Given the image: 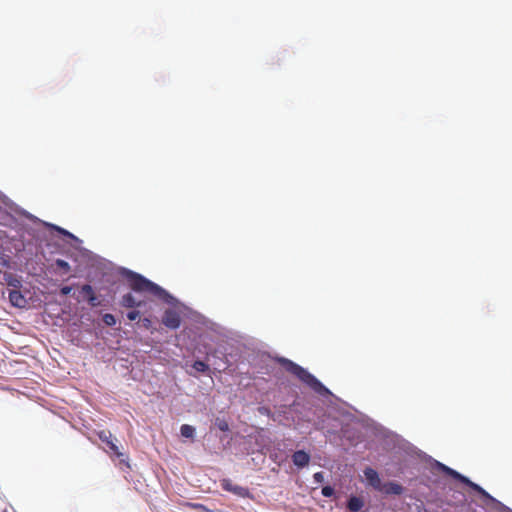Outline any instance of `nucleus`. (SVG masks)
<instances>
[{"label":"nucleus","instance_id":"obj_1","mask_svg":"<svg viewBox=\"0 0 512 512\" xmlns=\"http://www.w3.org/2000/svg\"><path fill=\"white\" fill-rule=\"evenodd\" d=\"M122 275L126 278L129 287L134 292L150 293L166 303H171L174 300L173 296H171L165 289L139 273L124 269Z\"/></svg>","mask_w":512,"mask_h":512},{"label":"nucleus","instance_id":"obj_2","mask_svg":"<svg viewBox=\"0 0 512 512\" xmlns=\"http://www.w3.org/2000/svg\"><path fill=\"white\" fill-rule=\"evenodd\" d=\"M281 366L292 375L296 376L302 383L307 385L319 395L329 394V390L310 372L287 358H279Z\"/></svg>","mask_w":512,"mask_h":512},{"label":"nucleus","instance_id":"obj_3","mask_svg":"<svg viewBox=\"0 0 512 512\" xmlns=\"http://www.w3.org/2000/svg\"><path fill=\"white\" fill-rule=\"evenodd\" d=\"M223 490L230 492L241 498H252L249 489L237 484H234L230 479H222L220 483Z\"/></svg>","mask_w":512,"mask_h":512},{"label":"nucleus","instance_id":"obj_4","mask_svg":"<svg viewBox=\"0 0 512 512\" xmlns=\"http://www.w3.org/2000/svg\"><path fill=\"white\" fill-rule=\"evenodd\" d=\"M162 323L167 328L176 330L181 325V316L174 309H166L162 316Z\"/></svg>","mask_w":512,"mask_h":512},{"label":"nucleus","instance_id":"obj_5","mask_svg":"<svg viewBox=\"0 0 512 512\" xmlns=\"http://www.w3.org/2000/svg\"><path fill=\"white\" fill-rule=\"evenodd\" d=\"M145 304L142 300H137L132 293H126L121 297L120 305L124 308H140Z\"/></svg>","mask_w":512,"mask_h":512},{"label":"nucleus","instance_id":"obj_6","mask_svg":"<svg viewBox=\"0 0 512 512\" xmlns=\"http://www.w3.org/2000/svg\"><path fill=\"white\" fill-rule=\"evenodd\" d=\"M292 461L294 463L295 466L299 467V468H303L305 466H307L310 462V455L303 451V450H298L296 452L293 453L292 455Z\"/></svg>","mask_w":512,"mask_h":512},{"label":"nucleus","instance_id":"obj_7","mask_svg":"<svg viewBox=\"0 0 512 512\" xmlns=\"http://www.w3.org/2000/svg\"><path fill=\"white\" fill-rule=\"evenodd\" d=\"M80 292H81V294H83L84 298L88 301V303L91 306L94 307V306H97L100 304L96 297L94 289L91 285H89V284L83 285L80 289Z\"/></svg>","mask_w":512,"mask_h":512},{"label":"nucleus","instance_id":"obj_8","mask_svg":"<svg viewBox=\"0 0 512 512\" xmlns=\"http://www.w3.org/2000/svg\"><path fill=\"white\" fill-rule=\"evenodd\" d=\"M10 303L19 308H23L27 304V300L18 289H13L9 292Z\"/></svg>","mask_w":512,"mask_h":512},{"label":"nucleus","instance_id":"obj_9","mask_svg":"<svg viewBox=\"0 0 512 512\" xmlns=\"http://www.w3.org/2000/svg\"><path fill=\"white\" fill-rule=\"evenodd\" d=\"M364 476L366 478V480L368 481V483L376 488V489H379L380 488V485H381V480H380V477L377 473L376 470L370 468V467H367L365 470H364Z\"/></svg>","mask_w":512,"mask_h":512},{"label":"nucleus","instance_id":"obj_10","mask_svg":"<svg viewBox=\"0 0 512 512\" xmlns=\"http://www.w3.org/2000/svg\"><path fill=\"white\" fill-rule=\"evenodd\" d=\"M463 484H465L466 486H468L469 488H471L472 490H474L475 492H477L478 494H480L483 498L485 499H488V500H493L492 496L486 492L481 486H479L478 484L472 482L469 478H467L466 476L463 478L462 482Z\"/></svg>","mask_w":512,"mask_h":512},{"label":"nucleus","instance_id":"obj_11","mask_svg":"<svg viewBox=\"0 0 512 512\" xmlns=\"http://www.w3.org/2000/svg\"><path fill=\"white\" fill-rule=\"evenodd\" d=\"M463 484H465L466 486H468L469 488H471L472 490H474L475 492H477L478 494H480L483 498L485 499H488V500H493L492 496L486 492L481 486H479L478 484L472 482L469 478H467L466 476L463 478L462 482Z\"/></svg>","mask_w":512,"mask_h":512},{"label":"nucleus","instance_id":"obj_12","mask_svg":"<svg viewBox=\"0 0 512 512\" xmlns=\"http://www.w3.org/2000/svg\"><path fill=\"white\" fill-rule=\"evenodd\" d=\"M3 283L6 285L13 287L14 289H19L21 287V280L18 276L5 272L3 274Z\"/></svg>","mask_w":512,"mask_h":512},{"label":"nucleus","instance_id":"obj_13","mask_svg":"<svg viewBox=\"0 0 512 512\" xmlns=\"http://www.w3.org/2000/svg\"><path fill=\"white\" fill-rule=\"evenodd\" d=\"M363 506H364L363 500L357 496L350 497L347 502V508L351 512H358L363 508Z\"/></svg>","mask_w":512,"mask_h":512},{"label":"nucleus","instance_id":"obj_14","mask_svg":"<svg viewBox=\"0 0 512 512\" xmlns=\"http://www.w3.org/2000/svg\"><path fill=\"white\" fill-rule=\"evenodd\" d=\"M403 490L404 488L396 482H389L384 486V492L386 494L400 495L403 493Z\"/></svg>","mask_w":512,"mask_h":512},{"label":"nucleus","instance_id":"obj_15","mask_svg":"<svg viewBox=\"0 0 512 512\" xmlns=\"http://www.w3.org/2000/svg\"><path fill=\"white\" fill-rule=\"evenodd\" d=\"M439 466L445 474L451 476L452 478H454L455 480H458L459 482H462L463 478L465 477L464 475L460 474L459 472L453 470L452 468H450L444 464L439 463Z\"/></svg>","mask_w":512,"mask_h":512},{"label":"nucleus","instance_id":"obj_16","mask_svg":"<svg viewBox=\"0 0 512 512\" xmlns=\"http://www.w3.org/2000/svg\"><path fill=\"white\" fill-rule=\"evenodd\" d=\"M96 434L107 446L113 442V435L109 430H100Z\"/></svg>","mask_w":512,"mask_h":512},{"label":"nucleus","instance_id":"obj_17","mask_svg":"<svg viewBox=\"0 0 512 512\" xmlns=\"http://www.w3.org/2000/svg\"><path fill=\"white\" fill-rule=\"evenodd\" d=\"M181 435L185 438H192L195 433V428L188 424H183L180 428Z\"/></svg>","mask_w":512,"mask_h":512},{"label":"nucleus","instance_id":"obj_18","mask_svg":"<svg viewBox=\"0 0 512 512\" xmlns=\"http://www.w3.org/2000/svg\"><path fill=\"white\" fill-rule=\"evenodd\" d=\"M193 368L198 371V372H202V373H205L209 370V366L208 364H206L205 362L201 361V360H196L194 363H193Z\"/></svg>","mask_w":512,"mask_h":512},{"label":"nucleus","instance_id":"obj_19","mask_svg":"<svg viewBox=\"0 0 512 512\" xmlns=\"http://www.w3.org/2000/svg\"><path fill=\"white\" fill-rule=\"evenodd\" d=\"M55 265L57 268L61 269L64 274L68 273L71 269L69 263L62 259H57Z\"/></svg>","mask_w":512,"mask_h":512},{"label":"nucleus","instance_id":"obj_20","mask_svg":"<svg viewBox=\"0 0 512 512\" xmlns=\"http://www.w3.org/2000/svg\"><path fill=\"white\" fill-rule=\"evenodd\" d=\"M215 425L217 428L223 432H226L229 430V424L225 419L217 418L215 421Z\"/></svg>","mask_w":512,"mask_h":512},{"label":"nucleus","instance_id":"obj_21","mask_svg":"<svg viewBox=\"0 0 512 512\" xmlns=\"http://www.w3.org/2000/svg\"><path fill=\"white\" fill-rule=\"evenodd\" d=\"M103 322L107 325V326H114L116 324V318L113 314H110V313H106L103 315Z\"/></svg>","mask_w":512,"mask_h":512},{"label":"nucleus","instance_id":"obj_22","mask_svg":"<svg viewBox=\"0 0 512 512\" xmlns=\"http://www.w3.org/2000/svg\"><path fill=\"white\" fill-rule=\"evenodd\" d=\"M128 320L135 321L136 319L140 318V311L137 308H132L127 314H126Z\"/></svg>","mask_w":512,"mask_h":512},{"label":"nucleus","instance_id":"obj_23","mask_svg":"<svg viewBox=\"0 0 512 512\" xmlns=\"http://www.w3.org/2000/svg\"><path fill=\"white\" fill-rule=\"evenodd\" d=\"M11 258L8 255H0V268H9Z\"/></svg>","mask_w":512,"mask_h":512},{"label":"nucleus","instance_id":"obj_24","mask_svg":"<svg viewBox=\"0 0 512 512\" xmlns=\"http://www.w3.org/2000/svg\"><path fill=\"white\" fill-rule=\"evenodd\" d=\"M109 449L111 450V452L116 455L117 457H121L123 454L120 452L118 446L113 442H111L109 445H108Z\"/></svg>","mask_w":512,"mask_h":512},{"label":"nucleus","instance_id":"obj_25","mask_svg":"<svg viewBox=\"0 0 512 512\" xmlns=\"http://www.w3.org/2000/svg\"><path fill=\"white\" fill-rule=\"evenodd\" d=\"M142 327H144L147 330H150L152 328V321L149 317H144L140 319Z\"/></svg>","mask_w":512,"mask_h":512},{"label":"nucleus","instance_id":"obj_26","mask_svg":"<svg viewBox=\"0 0 512 512\" xmlns=\"http://www.w3.org/2000/svg\"><path fill=\"white\" fill-rule=\"evenodd\" d=\"M321 493L324 497H331L334 494V489L331 486H324Z\"/></svg>","mask_w":512,"mask_h":512},{"label":"nucleus","instance_id":"obj_27","mask_svg":"<svg viewBox=\"0 0 512 512\" xmlns=\"http://www.w3.org/2000/svg\"><path fill=\"white\" fill-rule=\"evenodd\" d=\"M187 505L192 507V508H194V509H196V510H198L199 512L207 511V508L204 505L200 504V503H187Z\"/></svg>","mask_w":512,"mask_h":512},{"label":"nucleus","instance_id":"obj_28","mask_svg":"<svg viewBox=\"0 0 512 512\" xmlns=\"http://www.w3.org/2000/svg\"><path fill=\"white\" fill-rule=\"evenodd\" d=\"M314 481L317 483H322L324 481V474L323 472H316L313 475Z\"/></svg>","mask_w":512,"mask_h":512},{"label":"nucleus","instance_id":"obj_29","mask_svg":"<svg viewBox=\"0 0 512 512\" xmlns=\"http://www.w3.org/2000/svg\"><path fill=\"white\" fill-rule=\"evenodd\" d=\"M55 229L60 233V234H63L69 238H75L74 235L72 233H70L69 231L61 228V227H55Z\"/></svg>","mask_w":512,"mask_h":512},{"label":"nucleus","instance_id":"obj_30","mask_svg":"<svg viewBox=\"0 0 512 512\" xmlns=\"http://www.w3.org/2000/svg\"><path fill=\"white\" fill-rule=\"evenodd\" d=\"M72 291V287L71 286H63L61 289H60V294L63 295V296H66V295H69Z\"/></svg>","mask_w":512,"mask_h":512},{"label":"nucleus","instance_id":"obj_31","mask_svg":"<svg viewBox=\"0 0 512 512\" xmlns=\"http://www.w3.org/2000/svg\"><path fill=\"white\" fill-rule=\"evenodd\" d=\"M417 512H430L428 509H426L423 505L417 506Z\"/></svg>","mask_w":512,"mask_h":512}]
</instances>
